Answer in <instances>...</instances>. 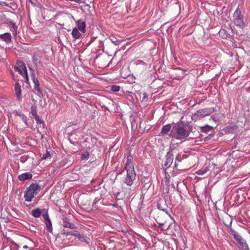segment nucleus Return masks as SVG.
<instances>
[{"label": "nucleus", "instance_id": "f257e3e1", "mask_svg": "<svg viewBox=\"0 0 250 250\" xmlns=\"http://www.w3.org/2000/svg\"><path fill=\"white\" fill-rule=\"evenodd\" d=\"M41 190V187L36 184H32L27 188L25 191L24 198L25 201L31 202L33 198L35 197Z\"/></svg>", "mask_w": 250, "mask_h": 250}, {"label": "nucleus", "instance_id": "f03ea898", "mask_svg": "<svg viewBox=\"0 0 250 250\" xmlns=\"http://www.w3.org/2000/svg\"><path fill=\"white\" fill-rule=\"evenodd\" d=\"M171 135L176 139H182L188 136L189 132L184 127L179 125H176L173 127L171 131Z\"/></svg>", "mask_w": 250, "mask_h": 250}, {"label": "nucleus", "instance_id": "7ed1b4c3", "mask_svg": "<svg viewBox=\"0 0 250 250\" xmlns=\"http://www.w3.org/2000/svg\"><path fill=\"white\" fill-rule=\"evenodd\" d=\"M231 234L233 236L236 241L237 247L241 250H249L248 246L246 241L242 238L235 230L232 229H230Z\"/></svg>", "mask_w": 250, "mask_h": 250}, {"label": "nucleus", "instance_id": "20e7f679", "mask_svg": "<svg viewBox=\"0 0 250 250\" xmlns=\"http://www.w3.org/2000/svg\"><path fill=\"white\" fill-rule=\"evenodd\" d=\"M233 21L235 25L241 28H243L245 26L244 21V16L242 14L241 10L238 7L233 13Z\"/></svg>", "mask_w": 250, "mask_h": 250}, {"label": "nucleus", "instance_id": "39448f33", "mask_svg": "<svg viewBox=\"0 0 250 250\" xmlns=\"http://www.w3.org/2000/svg\"><path fill=\"white\" fill-rule=\"evenodd\" d=\"M214 112L213 108H204L199 110L192 115V119L193 120H199L205 116H209Z\"/></svg>", "mask_w": 250, "mask_h": 250}, {"label": "nucleus", "instance_id": "423d86ee", "mask_svg": "<svg viewBox=\"0 0 250 250\" xmlns=\"http://www.w3.org/2000/svg\"><path fill=\"white\" fill-rule=\"evenodd\" d=\"M162 217L164 219L165 222L164 223H161L162 224V226L161 227V229L163 231L167 230L173 224V220L170 216L166 213H164V215H162Z\"/></svg>", "mask_w": 250, "mask_h": 250}, {"label": "nucleus", "instance_id": "0eeeda50", "mask_svg": "<svg viewBox=\"0 0 250 250\" xmlns=\"http://www.w3.org/2000/svg\"><path fill=\"white\" fill-rule=\"evenodd\" d=\"M125 169L126 171H135L133 156L130 154L128 155L126 157Z\"/></svg>", "mask_w": 250, "mask_h": 250}, {"label": "nucleus", "instance_id": "6e6552de", "mask_svg": "<svg viewBox=\"0 0 250 250\" xmlns=\"http://www.w3.org/2000/svg\"><path fill=\"white\" fill-rule=\"evenodd\" d=\"M135 171H127V175L125 179V183L128 186H131L136 178Z\"/></svg>", "mask_w": 250, "mask_h": 250}, {"label": "nucleus", "instance_id": "1a4fd4ad", "mask_svg": "<svg viewBox=\"0 0 250 250\" xmlns=\"http://www.w3.org/2000/svg\"><path fill=\"white\" fill-rule=\"evenodd\" d=\"M17 64L19 66L21 67L20 69H19V73L23 77H25L26 81L28 80V76H27V72L26 66L24 62L21 61H18Z\"/></svg>", "mask_w": 250, "mask_h": 250}, {"label": "nucleus", "instance_id": "9d476101", "mask_svg": "<svg viewBox=\"0 0 250 250\" xmlns=\"http://www.w3.org/2000/svg\"><path fill=\"white\" fill-rule=\"evenodd\" d=\"M173 155L170 152L167 153L166 155V160L164 163V166L166 168L169 167L172 165L173 163Z\"/></svg>", "mask_w": 250, "mask_h": 250}, {"label": "nucleus", "instance_id": "9b49d317", "mask_svg": "<svg viewBox=\"0 0 250 250\" xmlns=\"http://www.w3.org/2000/svg\"><path fill=\"white\" fill-rule=\"evenodd\" d=\"M77 28L83 33L85 32L86 24L85 22L82 21V20H79L76 21Z\"/></svg>", "mask_w": 250, "mask_h": 250}, {"label": "nucleus", "instance_id": "f8f14e48", "mask_svg": "<svg viewBox=\"0 0 250 250\" xmlns=\"http://www.w3.org/2000/svg\"><path fill=\"white\" fill-rule=\"evenodd\" d=\"M32 61L36 67L41 65L42 56L37 54H35L32 56Z\"/></svg>", "mask_w": 250, "mask_h": 250}, {"label": "nucleus", "instance_id": "ddd939ff", "mask_svg": "<svg viewBox=\"0 0 250 250\" xmlns=\"http://www.w3.org/2000/svg\"><path fill=\"white\" fill-rule=\"evenodd\" d=\"M63 227L70 229H74L76 228V226L73 223L69 222L68 219L66 218H64L62 221Z\"/></svg>", "mask_w": 250, "mask_h": 250}, {"label": "nucleus", "instance_id": "4468645a", "mask_svg": "<svg viewBox=\"0 0 250 250\" xmlns=\"http://www.w3.org/2000/svg\"><path fill=\"white\" fill-rule=\"evenodd\" d=\"M32 177V175L30 172H25L20 175L18 176V179L21 181H24L26 180L31 179Z\"/></svg>", "mask_w": 250, "mask_h": 250}, {"label": "nucleus", "instance_id": "2eb2a0df", "mask_svg": "<svg viewBox=\"0 0 250 250\" xmlns=\"http://www.w3.org/2000/svg\"><path fill=\"white\" fill-rule=\"evenodd\" d=\"M15 91L16 96L19 100L21 99V88L20 84L18 83H16L15 84Z\"/></svg>", "mask_w": 250, "mask_h": 250}, {"label": "nucleus", "instance_id": "dca6fc26", "mask_svg": "<svg viewBox=\"0 0 250 250\" xmlns=\"http://www.w3.org/2000/svg\"><path fill=\"white\" fill-rule=\"evenodd\" d=\"M43 217L46 221V226L47 229V230L49 232H52V224L51 222V221L48 216L47 214L46 215H43Z\"/></svg>", "mask_w": 250, "mask_h": 250}, {"label": "nucleus", "instance_id": "f3484780", "mask_svg": "<svg viewBox=\"0 0 250 250\" xmlns=\"http://www.w3.org/2000/svg\"><path fill=\"white\" fill-rule=\"evenodd\" d=\"M0 38L6 42H10L11 40V35L9 33H6L0 35Z\"/></svg>", "mask_w": 250, "mask_h": 250}, {"label": "nucleus", "instance_id": "a211bd4d", "mask_svg": "<svg viewBox=\"0 0 250 250\" xmlns=\"http://www.w3.org/2000/svg\"><path fill=\"white\" fill-rule=\"evenodd\" d=\"M33 82L34 84L35 89L39 93H41L42 91L40 87V83L38 79H37L35 76L33 78Z\"/></svg>", "mask_w": 250, "mask_h": 250}, {"label": "nucleus", "instance_id": "6ab92c4d", "mask_svg": "<svg viewBox=\"0 0 250 250\" xmlns=\"http://www.w3.org/2000/svg\"><path fill=\"white\" fill-rule=\"evenodd\" d=\"M72 36L75 39H79L81 37V34L77 28H75L72 30Z\"/></svg>", "mask_w": 250, "mask_h": 250}, {"label": "nucleus", "instance_id": "aec40b11", "mask_svg": "<svg viewBox=\"0 0 250 250\" xmlns=\"http://www.w3.org/2000/svg\"><path fill=\"white\" fill-rule=\"evenodd\" d=\"M31 212L32 215L35 218H39L41 215V210L39 208L34 209Z\"/></svg>", "mask_w": 250, "mask_h": 250}, {"label": "nucleus", "instance_id": "412c9836", "mask_svg": "<svg viewBox=\"0 0 250 250\" xmlns=\"http://www.w3.org/2000/svg\"><path fill=\"white\" fill-rule=\"evenodd\" d=\"M171 125L170 124H167L163 127L161 133L162 134H167L171 129Z\"/></svg>", "mask_w": 250, "mask_h": 250}, {"label": "nucleus", "instance_id": "4be33fe9", "mask_svg": "<svg viewBox=\"0 0 250 250\" xmlns=\"http://www.w3.org/2000/svg\"><path fill=\"white\" fill-rule=\"evenodd\" d=\"M164 213L161 214L159 216H158L157 219H156V222L158 224L159 227H161L162 226V223H164L165 222L164 219L162 217V215H164Z\"/></svg>", "mask_w": 250, "mask_h": 250}, {"label": "nucleus", "instance_id": "5701e85b", "mask_svg": "<svg viewBox=\"0 0 250 250\" xmlns=\"http://www.w3.org/2000/svg\"><path fill=\"white\" fill-rule=\"evenodd\" d=\"M209 170V169L207 167H205L203 168H202L199 170H198L196 172V173L199 175H203L205 173H206Z\"/></svg>", "mask_w": 250, "mask_h": 250}, {"label": "nucleus", "instance_id": "b1692460", "mask_svg": "<svg viewBox=\"0 0 250 250\" xmlns=\"http://www.w3.org/2000/svg\"><path fill=\"white\" fill-rule=\"evenodd\" d=\"M89 154L88 152L86 151L83 153L81 156L82 160H87L89 158Z\"/></svg>", "mask_w": 250, "mask_h": 250}, {"label": "nucleus", "instance_id": "393cba45", "mask_svg": "<svg viewBox=\"0 0 250 250\" xmlns=\"http://www.w3.org/2000/svg\"><path fill=\"white\" fill-rule=\"evenodd\" d=\"M51 157V155L50 154L49 152L48 151H46V152L43 155L42 157V160H46L48 159H50Z\"/></svg>", "mask_w": 250, "mask_h": 250}, {"label": "nucleus", "instance_id": "a878e982", "mask_svg": "<svg viewBox=\"0 0 250 250\" xmlns=\"http://www.w3.org/2000/svg\"><path fill=\"white\" fill-rule=\"evenodd\" d=\"M163 183L166 186H169L170 184L169 177L166 175L165 178L163 180Z\"/></svg>", "mask_w": 250, "mask_h": 250}, {"label": "nucleus", "instance_id": "bb28decb", "mask_svg": "<svg viewBox=\"0 0 250 250\" xmlns=\"http://www.w3.org/2000/svg\"><path fill=\"white\" fill-rule=\"evenodd\" d=\"M120 87L119 85H112L111 87V90L114 92H118L120 90Z\"/></svg>", "mask_w": 250, "mask_h": 250}, {"label": "nucleus", "instance_id": "cd10ccee", "mask_svg": "<svg viewBox=\"0 0 250 250\" xmlns=\"http://www.w3.org/2000/svg\"><path fill=\"white\" fill-rule=\"evenodd\" d=\"M35 116L34 118H35V119L37 123H38V124H42V121L40 119L39 116L37 115V112L35 111Z\"/></svg>", "mask_w": 250, "mask_h": 250}, {"label": "nucleus", "instance_id": "c85d7f7f", "mask_svg": "<svg viewBox=\"0 0 250 250\" xmlns=\"http://www.w3.org/2000/svg\"><path fill=\"white\" fill-rule=\"evenodd\" d=\"M71 235H73L77 238L80 236V234L77 230L72 231V233H71Z\"/></svg>", "mask_w": 250, "mask_h": 250}, {"label": "nucleus", "instance_id": "c756f323", "mask_svg": "<svg viewBox=\"0 0 250 250\" xmlns=\"http://www.w3.org/2000/svg\"><path fill=\"white\" fill-rule=\"evenodd\" d=\"M72 233V231H66V232H64L63 234H64V235H65V236L67 237V239H70V238L69 237H67L68 236H69V235H71V233Z\"/></svg>", "mask_w": 250, "mask_h": 250}, {"label": "nucleus", "instance_id": "7c9ffc66", "mask_svg": "<svg viewBox=\"0 0 250 250\" xmlns=\"http://www.w3.org/2000/svg\"><path fill=\"white\" fill-rule=\"evenodd\" d=\"M110 41L114 43L115 45L118 44V41L115 38H110Z\"/></svg>", "mask_w": 250, "mask_h": 250}, {"label": "nucleus", "instance_id": "2f4dec72", "mask_svg": "<svg viewBox=\"0 0 250 250\" xmlns=\"http://www.w3.org/2000/svg\"><path fill=\"white\" fill-rule=\"evenodd\" d=\"M78 238L79 240H80L82 242H86L85 238L83 236L80 235Z\"/></svg>", "mask_w": 250, "mask_h": 250}, {"label": "nucleus", "instance_id": "473e14b6", "mask_svg": "<svg viewBox=\"0 0 250 250\" xmlns=\"http://www.w3.org/2000/svg\"><path fill=\"white\" fill-rule=\"evenodd\" d=\"M21 117L23 122L26 125H27L26 117L23 115H22Z\"/></svg>", "mask_w": 250, "mask_h": 250}, {"label": "nucleus", "instance_id": "72a5a7b5", "mask_svg": "<svg viewBox=\"0 0 250 250\" xmlns=\"http://www.w3.org/2000/svg\"><path fill=\"white\" fill-rule=\"evenodd\" d=\"M14 68L16 70V71H18L19 72V69H20L21 68V67L19 66L18 65V64H17V65L14 67Z\"/></svg>", "mask_w": 250, "mask_h": 250}, {"label": "nucleus", "instance_id": "f704fd0d", "mask_svg": "<svg viewBox=\"0 0 250 250\" xmlns=\"http://www.w3.org/2000/svg\"><path fill=\"white\" fill-rule=\"evenodd\" d=\"M13 27L15 30V35L17 34V27L16 26V25H13Z\"/></svg>", "mask_w": 250, "mask_h": 250}, {"label": "nucleus", "instance_id": "c9c22d12", "mask_svg": "<svg viewBox=\"0 0 250 250\" xmlns=\"http://www.w3.org/2000/svg\"><path fill=\"white\" fill-rule=\"evenodd\" d=\"M35 111H36L35 110H34V109H33L32 110V114L34 116V117H35Z\"/></svg>", "mask_w": 250, "mask_h": 250}, {"label": "nucleus", "instance_id": "e433bc0d", "mask_svg": "<svg viewBox=\"0 0 250 250\" xmlns=\"http://www.w3.org/2000/svg\"><path fill=\"white\" fill-rule=\"evenodd\" d=\"M10 73H11V75H12V76L13 78H14V73L12 72V70H11V71H10Z\"/></svg>", "mask_w": 250, "mask_h": 250}, {"label": "nucleus", "instance_id": "4c0bfd02", "mask_svg": "<svg viewBox=\"0 0 250 250\" xmlns=\"http://www.w3.org/2000/svg\"><path fill=\"white\" fill-rule=\"evenodd\" d=\"M23 248H24V249H28V247L27 246L24 245V246H23Z\"/></svg>", "mask_w": 250, "mask_h": 250}, {"label": "nucleus", "instance_id": "58836bf2", "mask_svg": "<svg viewBox=\"0 0 250 250\" xmlns=\"http://www.w3.org/2000/svg\"><path fill=\"white\" fill-rule=\"evenodd\" d=\"M207 128H209V129L212 128V127H211V126H207Z\"/></svg>", "mask_w": 250, "mask_h": 250}, {"label": "nucleus", "instance_id": "ea45409f", "mask_svg": "<svg viewBox=\"0 0 250 250\" xmlns=\"http://www.w3.org/2000/svg\"><path fill=\"white\" fill-rule=\"evenodd\" d=\"M29 1H30L31 2H32V1H31V0H29Z\"/></svg>", "mask_w": 250, "mask_h": 250}]
</instances>
